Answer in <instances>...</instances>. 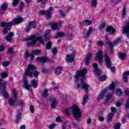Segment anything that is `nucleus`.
<instances>
[{
    "label": "nucleus",
    "instance_id": "obj_36",
    "mask_svg": "<svg viewBox=\"0 0 129 129\" xmlns=\"http://www.w3.org/2000/svg\"><path fill=\"white\" fill-rule=\"evenodd\" d=\"M116 91H117L116 93V95H117L118 96H121V94H122L121 90L120 89H117Z\"/></svg>",
    "mask_w": 129,
    "mask_h": 129
},
{
    "label": "nucleus",
    "instance_id": "obj_17",
    "mask_svg": "<svg viewBox=\"0 0 129 129\" xmlns=\"http://www.w3.org/2000/svg\"><path fill=\"white\" fill-rule=\"evenodd\" d=\"M74 60V55L73 54L67 55V58L66 59V60L67 61V62H69V63H70L71 62H73Z\"/></svg>",
    "mask_w": 129,
    "mask_h": 129
},
{
    "label": "nucleus",
    "instance_id": "obj_4",
    "mask_svg": "<svg viewBox=\"0 0 129 129\" xmlns=\"http://www.w3.org/2000/svg\"><path fill=\"white\" fill-rule=\"evenodd\" d=\"M71 110L75 119L78 120L80 117L82 116V112L79 107H78V106L74 105L72 106L71 108L66 109L64 110V113H66L67 115H69V114L71 113Z\"/></svg>",
    "mask_w": 129,
    "mask_h": 129
},
{
    "label": "nucleus",
    "instance_id": "obj_60",
    "mask_svg": "<svg viewBox=\"0 0 129 129\" xmlns=\"http://www.w3.org/2000/svg\"><path fill=\"white\" fill-rule=\"evenodd\" d=\"M122 123H126L127 122L126 119L125 118H123L121 120Z\"/></svg>",
    "mask_w": 129,
    "mask_h": 129
},
{
    "label": "nucleus",
    "instance_id": "obj_12",
    "mask_svg": "<svg viewBox=\"0 0 129 129\" xmlns=\"http://www.w3.org/2000/svg\"><path fill=\"white\" fill-rule=\"evenodd\" d=\"M36 60L38 63H45V62H49L50 59L46 58V57H38L36 58Z\"/></svg>",
    "mask_w": 129,
    "mask_h": 129
},
{
    "label": "nucleus",
    "instance_id": "obj_61",
    "mask_svg": "<svg viewBox=\"0 0 129 129\" xmlns=\"http://www.w3.org/2000/svg\"><path fill=\"white\" fill-rule=\"evenodd\" d=\"M5 48L4 45H1L0 46V51H3L5 50Z\"/></svg>",
    "mask_w": 129,
    "mask_h": 129
},
{
    "label": "nucleus",
    "instance_id": "obj_54",
    "mask_svg": "<svg viewBox=\"0 0 129 129\" xmlns=\"http://www.w3.org/2000/svg\"><path fill=\"white\" fill-rule=\"evenodd\" d=\"M120 123H117L115 124L114 128L115 129H119V127H120Z\"/></svg>",
    "mask_w": 129,
    "mask_h": 129
},
{
    "label": "nucleus",
    "instance_id": "obj_62",
    "mask_svg": "<svg viewBox=\"0 0 129 129\" xmlns=\"http://www.w3.org/2000/svg\"><path fill=\"white\" fill-rule=\"evenodd\" d=\"M123 75L125 76H129V71L125 72L123 73Z\"/></svg>",
    "mask_w": 129,
    "mask_h": 129
},
{
    "label": "nucleus",
    "instance_id": "obj_30",
    "mask_svg": "<svg viewBox=\"0 0 129 129\" xmlns=\"http://www.w3.org/2000/svg\"><path fill=\"white\" fill-rule=\"evenodd\" d=\"M88 100V95L86 94L84 96V98L82 102L83 105H85V104L87 103Z\"/></svg>",
    "mask_w": 129,
    "mask_h": 129
},
{
    "label": "nucleus",
    "instance_id": "obj_37",
    "mask_svg": "<svg viewBox=\"0 0 129 129\" xmlns=\"http://www.w3.org/2000/svg\"><path fill=\"white\" fill-rule=\"evenodd\" d=\"M20 0H13V2L12 3V6L13 7H16L18 6L19 2Z\"/></svg>",
    "mask_w": 129,
    "mask_h": 129
},
{
    "label": "nucleus",
    "instance_id": "obj_52",
    "mask_svg": "<svg viewBox=\"0 0 129 129\" xmlns=\"http://www.w3.org/2000/svg\"><path fill=\"white\" fill-rule=\"evenodd\" d=\"M51 52H52V53H53V54H57V48L54 47L52 49Z\"/></svg>",
    "mask_w": 129,
    "mask_h": 129
},
{
    "label": "nucleus",
    "instance_id": "obj_59",
    "mask_svg": "<svg viewBox=\"0 0 129 129\" xmlns=\"http://www.w3.org/2000/svg\"><path fill=\"white\" fill-rule=\"evenodd\" d=\"M40 52L41 50H40L39 49H36L34 52V54L35 55H38V54H39V53H40Z\"/></svg>",
    "mask_w": 129,
    "mask_h": 129
},
{
    "label": "nucleus",
    "instance_id": "obj_29",
    "mask_svg": "<svg viewBox=\"0 0 129 129\" xmlns=\"http://www.w3.org/2000/svg\"><path fill=\"white\" fill-rule=\"evenodd\" d=\"M50 32H51V31H50V30H49V29L46 30V31L45 32V41H47L48 39H49V38H50V35L49 34H50Z\"/></svg>",
    "mask_w": 129,
    "mask_h": 129
},
{
    "label": "nucleus",
    "instance_id": "obj_5",
    "mask_svg": "<svg viewBox=\"0 0 129 129\" xmlns=\"http://www.w3.org/2000/svg\"><path fill=\"white\" fill-rule=\"evenodd\" d=\"M32 41L31 42H28L27 45L28 47H31L32 46H34L35 44L37 43V41H38L41 44H44V39L41 37L38 36L37 37H36L35 35H32L30 37L27 38V41Z\"/></svg>",
    "mask_w": 129,
    "mask_h": 129
},
{
    "label": "nucleus",
    "instance_id": "obj_9",
    "mask_svg": "<svg viewBox=\"0 0 129 129\" xmlns=\"http://www.w3.org/2000/svg\"><path fill=\"white\" fill-rule=\"evenodd\" d=\"M102 58H103V53L102 51L99 50L96 55V60L98 61L99 65L102 64Z\"/></svg>",
    "mask_w": 129,
    "mask_h": 129
},
{
    "label": "nucleus",
    "instance_id": "obj_24",
    "mask_svg": "<svg viewBox=\"0 0 129 129\" xmlns=\"http://www.w3.org/2000/svg\"><path fill=\"white\" fill-rule=\"evenodd\" d=\"M93 31V27H90L88 29V31L86 33V38H88L89 36H90V34H91V33H92Z\"/></svg>",
    "mask_w": 129,
    "mask_h": 129
},
{
    "label": "nucleus",
    "instance_id": "obj_34",
    "mask_svg": "<svg viewBox=\"0 0 129 129\" xmlns=\"http://www.w3.org/2000/svg\"><path fill=\"white\" fill-rule=\"evenodd\" d=\"M126 55V54H125V53H121L119 54L118 57L119 58V59H121V60H123V59H124V58L125 57Z\"/></svg>",
    "mask_w": 129,
    "mask_h": 129
},
{
    "label": "nucleus",
    "instance_id": "obj_53",
    "mask_svg": "<svg viewBox=\"0 0 129 129\" xmlns=\"http://www.w3.org/2000/svg\"><path fill=\"white\" fill-rule=\"evenodd\" d=\"M96 45H97V46H103V42L101 41H98L96 43Z\"/></svg>",
    "mask_w": 129,
    "mask_h": 129
},
{
    "label": "nucleus",
    "instance_id": "obj_3",
    "mask_svg": "<svg viewBox=\"0 0 129 129\" xmlns=\"http://www.w3.org/2000/svg\"><path fill=\"white\" fill-rule=\"evenodd\" d=\"M87 73V69L86 68H84L83 69L81 72L78 71L77 73V74L75 76L76 79H78L79 77H82V78L81 79V85L78 84L77 86V88H83V89H84L85 90H88V88H89V85L86 84V83H85L84 79H85V74Z\"/></svg>",
    "mask_w": 129,
    "mask_h": 129
},
{
    "label": "nucleus",
    "instance_id": "obj_38",
    "mask_svg": "<svg viewBox=\"0 0 129 129\" xmlns=\"http://www.w3.org/2000/svg\"><path fill=\"white\" fill-rule=\"evenodd\" d=\"M105 27V23H103L100 24L99 26V31H101L102 30L104 29Z\"/></svg>",
    "mask_w": 129,
    "mask_h": 129
},
{
    "label": "nucleus",
    "instance_id": "obj_42",
    "mask_svg": "<svg viewBox=\"0 0 129 129\" xmlns=\"http://www.w3.org/2000/svg\"><path fill=\"white\" fill-rule=\"evenodd\" d=\"M68 124H69V122L68 121H66L62 124V128L66 129V127Z\"/></svg>",
    "mask_w": 129,
    "mask_h": 129
},
{
    "label": "nucleus",
    "instance_id": "obj_51",
    "mask_svg": "<svg viewBox=\"0 0 129 129\" xmlns=\"http://www.w3.org/2000/svg\"><path fill=\"white\" fill-rule=\"evenodd\" d=\"M24 6H25V5L24 4V3L21 2L20 6V11H23V8H24Z\"/></svg>",
    "mask_w": 129,
    "mask_h": 129
},
{
    "label": "nucleus",
    "instance_id": "obj_15",
    "mask_svg": "<svg viewBox=\"0 0 129 129\" xmlns=\"http://www.w3.org/2000/svg\"><path fill=\"white\" fill-rule=\"evenodd\" d=\"M106 32L110 33L111 35H113L115 33V29L112 26H108L106 29Z\"/></svg>",
    "mask_w": 129,
    "mask_h": 129
},
{
    "label": "nucleus",
    "instance_id": "obj_35",
    "mask_svg": "<svg viewBox=\"0 0 129 129\" xmlns=\"http://www.w3.org/2000/svg\"><path fill=\"white\" fill-rule=\"evenodd\" d=\"M9 104L11 105V106H14L15 105V101L14 99H10L9 100Z\"/></svg>",
    "mask_w": 129,
    "mask_h": 129
},
{
    "label": "nucleus",
    "instance_id": "obj_58",
    "mask_svg": "<svg viewBox=\"0 0 129 129\" xmlns=\"http://www.w3.org/2000/svg\"><path fill=\"white\" fill-rule=\"evenodd\" d=\"M60 14L61 15V16H62V17L63 18H64V17H65V13H64V11L60 10Z\"/></svg>",
    "mask_w": 129,
    "mask_h": 129
},
{
    "label": "nucleus",
    "instance_id": "obj_56",
    "mask_svg": "<svg viewBox=\"0 0 129 129\" xmlns=\"http://www.w3.org/2000/svg\"><path fill=\"white\" fill-rule=\"evenodd\" d=\"M10 64V62L6 61L3 63V66H8Z\"/></svg>",
    "mask_w": 129,
    "mask_h": 129
},
{
    "label": "nucleus",
    "instance_id": "obj_55",
    "mask_svg": "<svg viewBox=\"0 0 129 129\" xmlns=\"http://www.w3.org/2000/svg\"><path fill=\"white\" fill-rule=\"evenodd\" d=\"M117 110V109H116V108H115V107H112L111 108V111L112 112H116Z\"/></svg>",
    "mask_w": 129,
    "mask_h": 129
},
{
    "label": "nucleus",
    "instance_id": "obj_57",
    "mask_svg": "<svg viewBox=\"0 0 129 129\" xmlns=\"http://www.w3.org/2000/svg\"><path fill=\"white\" fill-rule=\"evenodd\" d=\"M13 51H14V50H13V48H11V47H10V48H9V49L8 53H9V54H10L11 55H12V54H13Z\"/></svg>",
    "mask_w": 129,
    "mask_h": 129
},
{
    "label": "nucleus",
    "instance_id": "obj_16",
    "mask_svg": "<svg viewBox=\"0 0 129 129\" xmlns=\"http://www.w3.org/2000/svg\"><path fill=\"white\" fill-rule=\"evenodd\" d=\"M93 66L94 68H95V71H94V74H96L98 77L99 76V69H98V64L96 63H94L93 64Z\"/></svg>",
    "mask_w": 129,
    "mask_h": 129
},
{
    "label": "nucleus",
    "instance_id": "obj_43",
    "mask_svg": "<svg viewBox=\"0 0 129 129\" xmlns=\"http://www.w3.org/2000/svg\"><path fill=\"white\" fill-rule=\"evenodd\" d=\"M99 79L101 82H103V81H105V80L106 79V76L103 75L102 77H99Z\"/></svg>",
    "mask_w": 129,
    "mask_h": 129
},
{
    "label": "nucleus",
    "instance_id": "obj_44",
    "mask_svg": "<svg viewBox=\"0 0 129 129\" xmlns=\"http://www.w3.org/2000/svg\"><path fill=\"white\" fill-rule=\"evenodd\" d=\"M115 86V84L114 82H112L110 85V90H114V86Z\"/></svg>",
    "mask_w": 129,
    "mask_h": 129
},
{
    "label": "nucleus",
    "instance_id": "obj_21",
    "mask_svg": "<svg viewBox=\"0 0 129 129\" xmlns=\"http://www.w3.org/2000/svg\"><path fill=\"white\" fill-rule=\"evenodd\" d=\"M61 26V24L60 23H52L51 25V29L52 30H57L59 27Z\"/></svg>",
    "mask_w": 129,
    "mask_h": 129
},
{
    "label": "nucleus",
    "instance_id": "obj_13",
    "mask_svg": "<svg viewBox=\"0 0 129 129\" xmlns=\"http://www.w3.org/2000/svg\"><path fill=\"white\" fill-rule=\"evenodd\" d=\"M36 27V21L29 23V25L26 28V32H29L31 29H34Z\"/></svg>",
    "mask_w": 129,
    "mask_h": 129
},
{
    "label": "nucleus",
    "instance_id": "obj_10",
    "mask_svg": "<svg viewBox=\"0 0 129 129\" xmlns=\"http://www.w3.org/2000/svg\"><path fill=\"white\" fill-rule=\"evenodd\" d=\"M39 14L42 16H45L46 20H49L50 18H52V13L49 10H41L39 11Z\"/></svg>",
    "mask_w": 129,
    "mask_h": 129
},
{
    "label": "nucleus",
    "instance_id": "obj_40",
    "mask_svg": "<svg viewBox=\"0 0 129 129\" xmlns=\"http://www.w3.org/2000/svg\"><path fill=\"white\" fill-rule=\"evenodd\" d=\"M52 47V42L51 41H49L47 44H46V49L47 50H50Z\"/></svg>",
    "mask_w": 129,
    "mask_h": 129
},
{
    "label": "nucleus",
    "instance_id": "obj_45",
    "mask_svg": "<svg viewBox=\"0 0 129 129\" xmlns=\"http://www.w3.org/2000/svg\"><path fill=\"white\" fill-rule=\"evenodd\" d=\"M92 7H96V5H97V0H93L91 2Z\"/></svg>",
    "mask_w": 129,
    "mask_h": 129
},
{
    "label": "nucleus",
    "instance_id": "obj_7",
    "mask_svg": "<svg viewBox=\"0 0 129 129\" xmlns=\"http://www.w3.org/2000/svg\"><path fill=\"white\" fill-rule=\"evenodd\" d=\"M104 57L105 58V61L106 62V65L107 68L110 69L111 72H114V71H115V67H112L110 68V66H111V61H110V58H109L108 55H107L106 54H105Z\"/></svg>",
    "mask_w": 129,
    "mask_h": 129
},
{
    "label": "nucleus",
    "instance_id": "obj_41",
    "mask_svg": "<svg viewBox=\"0 0 129 129\" xmlns=\"http://www.w3.org/2000/svg\"><path fill=\"white\" fill-rule=\"evenodd\" d=\"M66 37H67V38H68V39H69V40H73V37H72V34H69L68 33H67V34H66Z\"/></svg>",
    "mask_w": 129,
    "mask_h": 129
},
{
    "label": "nucleus",
    "instance_id": "obj_11",
    "mask_svg": "<svg viewBox=\"0 0 129 129\" xmlns=\"http://www.w3.org/2000/svg\"><path fill=\"white\" fill-rule=\"evenodd\" d=\"M122 33L125 34L127 38H129V21L126 22Z\"/></svg>",
    "mask_w": 129,
    "mask_h": 129
},
{
    "label": "nucleus",
    "instance_id": "obj_31",
    "mask_svg": "<svg viewBox=\"0 0 129 129\" xmlns=\"http://www.w3.org/2000/svg\"><path fill=\"white\" fill-rule=\"evenodd\" d=\"M125 15H126V7L124 6L121 13L122 18H124V16H125Z\"/></svg>",
    "mask_w": 129,
    "mask_h": 129
},
{
    "label": "nucleus",
    "instance_id": "obj_19",
    "mask_svg": "<svg viewBox=\"0 0 129 129\" xmlns=\"http://www.w3.org/2000/svg\"><path fill=\"white\" fill-rule=\"evenodd\" d=\"M106 92H107V90L105 89L103 90L100 94L99 97L98 98V100H100V99H103L104 95H105Z\"/></svg>",
    "mask_w": 129,
    "mask_h": 129
},
{
    "label": "nucleus",
    "instance_id": "obj_8",
    "mask_svg": "<svg viewBox=\"0 0 129 129\" xmlns=\"http://www.w3.org/2000/svg\"><path fill=\"white\" fill-rule=\"evenodd\" d=\"M120 42H121V39H120V38H117L113 43L110 41H109L108 42L111 54H112V53H113V45L119 44Z\"/></svg>",
    "mask_w": 129,
    "mask_h": 129
},
{
    "label": "nucleus",
    "instance_id": "obj_23",
    "mask_svg": "<svg viewBox=\"0 0 129 129\" xmlns=\"http://www.w3.org/2000/svg\"><path fill=\"white\" fill-rule=\"evenodd\" d=\"M111 97H112V95L108 94L106 95V99L105 100V105H108V103H109V100H110Z\"/></svg>",
    "mask_w": 129,
    "mask_h": 129
},
{
    "label": "nucleus",
    "instance_id": "obj_47",
    "mask_svg": "<svg viewBox=\"0 0 129 129\" xmlns=\"http://www.w3.org/2000/svg\"><path fill=\"white\" fill-rule=\"evenodd\" d=\"M123 80L125 83H127V81L128 80V79H127V76L123 75Z\"/></svg>",
    "mask_w": 129,
    "mask_h": 129
},
{
    "label": "nucleus",
    "instance_id": "obj_2",
    "mask_svg": "<svg viewBox=\"0 0 129 129\" xmlns=\"http://www.w3.org/2000/svg\"><path fill=\"white\" fill-rule=\"evenodd\" d=\"M18 18L14 19L11 22L6 23L2 22L1 23V27L4 28L3 31V35H7L9 33L8 31H11L12 25H19L23 22V18L21 16H18Z\"/></svg>",
    "mask_w": 129,
    "mask_h": 129
},
{
    "label": "nucleus",
    "instance_id": "obj_25",
    "mask_svg": "<svg viewBox=\"0 0 129 129\" xmlns=\"http://www.w3.org/2000/svg\"><path fill=\"white\" fill-rule=\"evenodd\" d=\"M51 108H55L56 107V99L54 98H52L51 99Z\"/></svg>",
    "mask_w": 129,
    "mask_h": 129
},
{
    "label": "nucleus",
    "instance_id": "obj_49",
    "mask_svg": "<svg viewBox=\"0 0 129 129\" xmlns=\"http://www.w3.org/2000/svg\"><path fill=\"white\" fill-rule=\"evenodd\" d=\"M30 112L31 113H34V112H35V110L34 109V106L31 105L30 107Z\"/></svg>",
    "mask_w": 129,
    "mask_h": 129
},
{
    "label": "nucleus",
    "instance_id": "obj_46",
    "mask_svg": "<svg viewBox=\"0 0 129 129\" xmlns=\"http://www.w3.org/2000/svg\"><path fill=\"white\" fill-rule=\"evenodd\" d=\"M113 116V114L112 113H110L108 115V121H110L111 120V119H112V117Z\"/></svg>",
    "mask_w": 129,
    "mask_h": 129
},
{
    "label": "nucleus",
    "instance_id": "obj_22",
    "mask_svg": "<svg viewBox=\"0 0 129 129\" xmlns=\"http://www.w3.org/2000/svg\"><path fill=\"white\" fill-rule=\"evenodd\" d=\"M8 9V4L7 3L3 4L0 7V11L1 12H5V11H7Z\"/></svg>",
    "mask_w": 129,
    "mask_h": 129
},
{
    "label": "nucleus",
    "instance_id": "obj_63",
    "mask_svg": "<svg viewBox=\"0 0 129 129\" xmlns=\"http://www.w3.org/2000/svg\"><path fill=\"white\" fill-rule=\"evenodd\" d=\"M124 94L126 96H129V91L128 90H125L124 91Z\"/></svg>",
    "mask_w": 129,
    "mask_h": 129
},
{
    "label": "nucleus",
    "instance_id": "obj_50",
    "mask_svg": "<svg viewBox=\"0 0 129 129\" xmlns=\"http://www.w3.org/2000/svg\"><path fill=\"white\" fill-rule=\"evenodd\" d=\"M55 126H56V124H51L48 126V128L49 129H53V128H55Z\"/></svg>",
    "mask_w": 129,
    "mask_h": 129
},
{
    "label": "nucleus",
    "instance_id": "obj_39",
    "mask_svg": "<svg viewBox=\"0 0 129 129\" xmlns=\"http://www.w3.org/2000/svg\"><path fill=\"white\" fill-rule=\"evenodd\" d=\"M1 77H2V78H3V79L6 78V77H8V73H7V72H3V73H1Z\"/></svg>",
    "mask_w": 129,
    "mask_h": 129
},
{
    "label": "nucleus",
    "instance_id": "obj_27",
    "mask_svg": "<svg viewBox=\"0 0 129 129\" xmlns=\"http://www.w3.org/2000/svg\"><path fill=\"white\" fill-rule=\"evenodd\" d=\"M92 24V21L90 20H86L83 21V26H89V25H91Z\"/></svg>",
    "mask_w": 129,
    "mask_h": 129
},
{
    "label": "nucleus",
    "instance_id": "obj_48",
    "mask_svg": "<svg viewBox=\"0 0 129 129\" xmlns=\"http://www.w3.org/2000/svg\"><path fill=\"white\" fill-rule=\"evenodd\" d=\"M56 121H57L58 122H63V120L61 119V117L58 116L56 118Z\"/></svg>",
    "mask_w": 129,
    "mask_h": 129
},
{
    "label": "nucleus",
    "instance_id": "obj_20",
    "mask_svg": "<svg viewBox=\"0 0 129 129\" xmlns=\"http://www.w3.org/2000/svg\"><path fill=\"white\" fill-rule=\"evenodd\" d=\"M48 92H49V90L48 89H44L41 93V96H42V97H43L44 98H46V97H47V96L49 95Z\"/></svg>",
    "mask_w": 129,
    "mask_h": 129
},
{
    "label": "nucleus",
    "instance_id": "obj_1",
    "mask_svg": "<svg viewBox=\"0 0 129 129\" xmlns=\"http://www.w3.org/2000/svg\"><path fill=\"white\" fill-rule=\"evenodd\" d=\"M40 74L39 72L36 71V67L33 64H29L28 66L27 70L25 71L24 75L23 76V87L26 88L28 91H32V86L33 88H37L38 87V84H37V81L36 80H33L31 81V84H28V80H27V76H30V77H38Z\"/></svg>",
    "mask_w": 129,
    "mask_h": 129
},
{
    "label": "nucleus",
    "instance_id": "obj_28",
    "mask_svg": "<svg viewBox=\"0 0 129 129\" xmlns=\"http://www.w3.org/2000/svg\"><path fill=\"white\" fill-rule=\"evenodd\" d=\"M66 34L64 33L63 32H59L56 34V36L55 37V38L57 39L58 38L57 37H59V38H62V37H66Z\"/></svg>",
    "mask_w": 129,
    "mask_h": 129
},
{
    "label": "nucleus",
    "instance_id": "obj_14",
    "mask_svg": "<svg viewBox=\"0 0 129 129\" xmlns=\"http://www.w3.org/2000/svg\"><path fill=\"white\" fill-rule=\"evenodd\" d=\"M15 36V34H14V32H10L7 35L6 37V39L8 42H10V43H12V41L13 40V37Z\"/></svg>",
    "mask_w": 129,
    "mask_h": 129
},
{
    "label": "nucleus",
    "instance_id": "obj_6",
    "mask_svg": "<svg viewBox=\"0 0 129 129\" xmlns=\"http://www.w3.org/2000/svg\"><path fill=\"white\" fill-rule=\"evenodd\" d=\"M6 87H7L6 82H4L3 79L0 78V94H4L5 98H8L9 97V94L6 91Z\"/></svg>",
    "mask_w": 129,
    "mask_h": 129
},
{
    "label": "nucleus",
    "instance_id": "obj_64",
    "mask_svg": "<svg viewBox=\"0 0 129 129\" xmlns=\"http://www.w3.org/2000/svg\"><path fill=\"white\" fill-rule=\"evenodd\" d=\"M115 105L117 107H120V106L121 105V103L120 102H117L115 104Z\"/></svg>",
    "mask_w": 129,
    "mask_h": 129
},
{
    "label": "nucleus",
    "instance_id": "obj_18",
    "mask_svg": "<svg viewBox=\"0 0 129 129\" xmlns=\"http://www.w3.org/2000/svg\"><path fill=\"white\" fill-rule=\"evenodd\" d=\"M91 57H92V54L91 53H89L87 57L85 59L86 65H89V61L91 60Z\"/></svg>",
    "mask_w": 129,
    "mask_h": 129
},
{
    "label": "nucleus",
    "instance_id": "obj_33",
    "mask_svg": "<svg viewBox=\"0 0 129 129\" xmlns=\"http://www.w3.org/2000/svg\"><path fill=\"white\" fill-rule=\"evenodd\" d=\"M12 91L13 93V95H14V98H15V99H17L18 98V93L17 92V91L16 90V89H13L12 90Z\"/></svg>",
    "mask_w": 129,
    "mask_h": 129
},
{
    "label": "nucleus",
    "instance_id": "obj_26",
    "mask_svg": "<svg viewBox=\"0 0 129 129\" xmlns=\"http://www.w3.org/2000/svg\"><path fill=\"white\" fill-rule=\"evenodd\" d=\"M62 71H63V69L61 68V67H58L55 69V73L57 75H60L61 73H62Z\"/></svg>",
    "mask_w": 129,
    "mask_h": 129
},
{
    "label": "nucleus",
    "instance_id": "obj_32",
    "mask_svg": "<svg viewBox=\"0 0 129 129\" xmlns=\"http://www.w3.org/2000/svg\"><path fill=\"white\" fill-rule=\"evenodd\" d=\"M21 112H19L17 114V118L16 119L17 123H19L21 120Z\"/></svg>",
    "mask_w": 129,
    "mask_h": 129
}]
</instances>
